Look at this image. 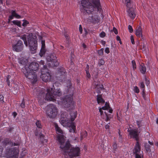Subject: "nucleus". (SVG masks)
<instances>
[{
	"instance_id": "obj_1",
	"label": "nucleus",
	"mask_w": 158,
	"mask_h": 158,
	"mask_svg": "<svg viewBox=\"0 0 158 158\" xmlns=\"http://www.w3.org/2000/svg\"><path fill=\"white\" fill-rule=\"evenodd\" d=\"M65 138L66 137L63 135H60L58 137L60 148L65 158H67L68 156L70 158L79 156L80 148L77 147H72L69 141L65 142Z\"/></svg>"
},
{
	"instance_id": "obj_2",
	"label": "nucleus",
	"mask_w": 158,
	"mask_h": 158,
	"mask_svg": "<svg viewBox=\"0 0 158 158\" xmlns=\"http://www.w3.org/2000/svg\"><path fill=\"white\" fill-rule=\"evenodd\" d=\"M53 89L52 88H49L46 90L42 89L40 91L38 95V98L39 99V102L40 105L43 104L44 103V99L47 101L54 102L56 100V98L61 95V93L60 89H55L52 94Z\"/></svg>"
},
{
	"instance_id": "obj_3",
	"label": "nucleus",
	"mask_w": 158,
	"mask_h": 158,
	"mask_svg": "<svg viewBox=\"0 0 158 158\" xmlns=\"http://www.w3.org/2000/svg\"><path fill=\"white\" fill-rule=\"evenodd\" d=\"M39 66L37 63L32 62L30 64H26L22 69V72L26 77L29 79L32 83H34L37 81V76L34 71L37 70Z\"/></svg>"
},
{
	"instance_id": "obj_4",
	"label": "nucleus",
	"mask_w": 158,
	"mask_h": 158,
	"mask_svg": "<svg viewBox=\"0 0 158 158\" xmlns=\"http://www.w3.org/2000/svg\"><path fill=\"white\" fill-rule=\"evenodd\" d=\"M71 116V121H73L76 118L77 116L76 111L72 112L70 113ZM60 121L61 123L63 125H66L71 127L69 131L71 132H75L76 130V126L74 123L70 122L69 119L68 118V115L66 112H64L61 115Z\"/></svg>"
},
{
	"instance_id": "obj_5",
	"label": "nucleus",
	"mask_w": 158,
	"mask_h": 158,
	"mask_svg": "<svg viewBox=\"0 0 158 158\" xmlns=\"http://www.w3.org/2000/svg\"><path fill=\"white\" fill-rule=\"evenodd\" d=\"M81 4L88 14L91 13L96 9L99 10L101 8L99 0H82Z\"/></svg>"
},
{
	"instance_id": "obj_6",
	"label": "nucleus",
	"mask_w": 158,
	"mask_h": 158,
	"mask_svg": "<svg viewBox=\"0 0 158 158\" xmlns=\"http://www.w3.org/2000/svg\"><path fill=\"white\" fill-rule=\"evenodd\" d=\"M32 34H24L21 36V39L24 42V44L26 46L27 45V39L28 40V44L30 48L32 53H35L37 48V39L35 36L31 37Z\"/></svg>"
},
{
	"instance_id": "obj_7",
	"label": "nucleus",
	"mask_w": 158,
	"mask_h": 158,
	"mask_svg": "<svg viewBox=\"0 0 158 158\" xmlns=\"http://www.w3.org/2000/svg\"><path fill=\"white\" fill-rule=\"evenodd\" d=\"M60 100H56L59 104H62L65 107L72 109L74 107V102L73 101L72 96H66L64 99L61 98Z\"/></svg>"
},
{
	"instance_id": "obj_8",
	"label": "nucleus",
	"mask_w": 158,
	"mask_h": 158,
	"mask_svg": "<svg viewBox=\"0 0 158 158\" xmlns=\"http://www.w3.org/2000/svg\"><path fill=\"white\" fill-rule=\"evenodd\" d=\"M46 114L50 118H54L58 113V110L56 106L52 104L47 106Z\"/></svg>"
},
{
	"instance_id": "obj_9",
	"label": "nucleus",
	"mask_w": 158,
	"mask_h": 158,
	"mask_svg": "<svg viewBox=\"0 0 158 158\" xmlns=\"http://www.w3.org/2000/svg\"><path fill=\"white\" fill-rule=\"evenodd\" d=\"M40 64H42L43 65V71H42L41 75L40 76L41 78L44 82L49 81L51 76L49 72H48V70L46 69L47 66L44 65V61L41 60Z\"/></svg>"
},
{
	"instance_id": "obj_10",
	"label": "nucleus",
	"mask_w": 158,
	"mask_h": 158,
	"mask_svg": "<svg viewBox=\"0 0 158 158\" xmlns=\"http://www.w3.org/2000/svg\"><path fill=\"white\" fill-rule=\"evenodd\" d=\"M47 61L51 62L50 64L51 65V66L52 67H56L59 65V62L56 59V55L54 53L51 54L50 56H47Z\"/></svg>"
},
{
	"instance_id": "obj_11",
	"label": "nucleus",
	"mask_w": 158,
	"mask_h": 158,
	"mask_svg": "<svg viewBox=\"0 0 158 158\" xmlns=\"http://www.w3.org/2000/svg\"><path fill=\"white\" fill-rule=\"evenodd\" d=\"M127 131L129 132V136L131 138L135 139V140L138 141L139 139V132L137 129H134L131 130L128 129Z\"/></svg>"
},
{
	"instance_id": "obj_12",
	"label": "nucleus",
	"mask_w": 158,
	"mask_h": 158,
	"mask_svg": "<svg viewBox=\"0 0 158 158\" xmlns=\"http://www.w3.org/2000/svg\"><path fill=\"white\" fill-rule=\"evenodd\" d=\"M23 46L22 41L19 40L16 44L13 45L12 48L13 50L16 52H19L23 50Z\"/></svg>"
},
{
	"instance_id": "obj_13",
	"label": "nucleus",
	"mask_w": 158,
	"mask_h": 158,
	"mask_svg": "<svg viewBox=\"0 0 158 158\" xmlns=\"http://www.w3.org/2000/svg\"><path fill=\"white\" fill-rule=\"evenodd\" d=\"M135 34L138 37L143 39L142 34V29L140 26H139L136 30Z\"/></svg>"
},
{
	"instance_id": "obj_14",
	"label": "nucleus",
	"mask_w": 158,
	"mask_h": 158,
	"mask_svg": "<svg viewBox=\"0 0 158 158\" xmlns=\"http://www.w3.org/2000/svg\"><path fill=\"white\" fill-rule=\"evenodd\" d=\"M99 17L97 16H95L94 17L92 16H89L88 21L92 23H95L98 22Z\"/></svg>"
},
{
	"instance_id": "obj_15",
	"label": "nucleus",
	"mask_w": 158,
	"mask_h": 158,
	"mask_svg": "<svg viewBox=\"0 0 158 158\" xmlns=\"http://www.w3.org/2000/svg\"><path fill=\"white\" fill-rule=\"evenodd\" d=\"M41 48L40 54L41 56H43L45 53L46 50L45 49V42L44 40L41 41Z\"/></svg>"
},
{
	"instance_id": "obj_16",
	"label": "nucleus",
	"mask_w": 158,
	"mask_h": 158,
	"mask_svg": "<svg viewBox=\"0 0 158 158\" xmlns=\"http://www.w3.org/2000/svg\"><path fill=\"white\" fill-rule=\"evenodd\" d=\"M127 12L129 16L131 19H134L135 18V14L133 9L130 8L129 9L127 10Z\"/></svg>"
},
{
	"instance_id": "obj_17",
	"label": "nucleus",
	"mask_w": 158,
	"mask_h": 158,
	"mask_svg": "<svg viewBox=\"0 0 158 158\" xmlns=\"http://www.w3.org/2000/svg\"><path fill=\"white\" fill-rule=\"evenodd\" d=\"M140 147L139 143L138 141H137L135 147L134 153H139L140 152Z\"/></svg>"
},
{
	"instance_id": "obj_18",
	"label": "nucleus",
	"mask_w": 158,
	"mask_h": 158,
	"mask_svg": "<svg viewBox=\"0 0 158 158\" xmlns=\"http://www.w3.org/2000/svg\"><path fill=\"white\" fill-rule=\"evenodd\" d=\"M94 85L95 86V88L98 89V91H97L98 93H100V90H102L103 89V85L100 84L99 82H97L95 81L94 83Z\"/></svg>"
},
{
	"instance_id": "obj_19",
	"label": "nucleus",
	"mask_w": 158,
	"mask_h": 158,
	"mask_svg": "<svg viewBox=\"0 0 158 158\" xmlns=\"http://www.w3.org/2000/svg\"><path fill=\"white\" fill-rule=\"evenodd\" d=\"M55 127L56 130L57 134L58 133H60L61 134H61L60 135H59L57 136V140L58 141V137L60 135H63H63V134H64V133L63 131L61 129L60 127H58V125L57 124H55Z\"/></svg>"
},
{
	"instance_id": "obj_20",
	"label": "nucleus",
	"mask_w": 158,
	"mask_h": 158,
	"mask_svg": "<svg viewBox=\"0 0 158 158\" xmlns=\"http://www.w3.org/2000/svg\"><path fill=\"white\" fill-rule=\"evenodd\" d=\"M140 70L141 73L143 74H144L146 72V68L144 64L142 63L140 65Z\"/></svg>"
},
{
	"instance_id": "obj_21",
	"label": "nucleus",
	"mask_w": 158,
	"mask_h": 158,
	"mask_svg": "<svg viewBox=\"0 0 158 158\" xmlns=\"http://www.w3.org/2000/svg\"><path fill=\"white\" fill-rule=\"evenodd\" d=\"M97 101L98 103H104L105 101L101 95H98L97 96Z\"/></svg>"
},
{
	"instance_id": "obj_22",
	"label": "nucleus",
	"mask_w": 158,
	"mask_h": 158,
	"mask_svg": "<svg viewBox=\"0 0 158 158\" xmlns=\"http://www.w3.org/2000/svg\"><path fill=\"white\" fill-rule=\"evenodd\" d=\"M11 13L17 19H20L21 18V16L19 15L18 14L15 10H12L11 11Z\"/></svg>"
},
{
	"instance_id": "obj_23",
	"label": "nucleus",
	"mask_w": 158,
	"mask_h": 158,
	"mask_svg": "<svg viewBox=\"0 0 158 158\" xmlns=\"http://www.w3.org/2000/svg\"><path fill=\"white\" fill-rule=\"evenodd\" d=\"M13 24L16 25L19 27H21V22L17 20H13L12 21Z\"/></svg>"
},
{
	"instance_id": "obj_24",
	"label": "nucleus",
	"mask_w": 158,
	"mask_h": 158,
	"mask_svg": "<svg viewBox=\"0 0 158 158\" xmlns=\"http://www.w3.org/2000/svg\"><path fill=\"white\" fill-rule=\"evenodd\" d=\"M139 85L140 88L142 89V91H145V86L143 82V81L140 82Z\"/></svg>"
},
{
	"instance_id": "obj_25",
	"label": "nucleus",
	"mask_w": 158,
	"mask_h": 158,
	"mask_svg": "<svg viewBox=\"0 0 158 158\" xmlns=\"http://www.w3.org/2000/svg\"><path fill=\"white\" fill-rule=\"evenodd\" d=\"M145 147L147 152H148L150 151V146L149 144L147 143H145Z\"/></svg>"
},
{
	"instance_id": "obj_26",
	"label": "nucleus",
	"mask_w": 158,
	"mask_h": 158,
	"mask_svg": "<svg viewBox=\"0 0 158 158\" xmlns=\"http://www.w3.org/2000/svg\"><path fill=\"white\" fill-rule=\"evenodd\" d=\"M58 72H60L59 73H60L61 75H62V76L64 75V76L65 70L63 68L60 69Z\"/></svg>"
},
{
	"instance_id": "obj_27",
	"label": "nucleus",
	"mask_w": 158,
	"mask_h": 158,
	"mask_svg": "<svg viewBox=\"0 0 158 158\" xmlns=\"http://www.w3.org/2000/svg\"><path fill=\"white\" fill-rule=\"evenodd\" d=\"M125 2L127 8H129L131 5V0H125Z\"/></svg>"
},
{
	"instance_id": "obj_28",
	"label": "nucleus",
	"mask_w": 158,
	"mask_h": 158,
	"mask_svg": "<svg viewBox=\"0 0 158 158\" xmlns=\"http://www.w3.org/2000/svg\"><path fill=\"white\" fill-rule=\"evenodd\" d=\"M14 150H15V151L13 152V153H12V156H14L16 155L17 154H18L19 152V150L17 149L14 148L13 149Z\"/></svg>"
},
{
	"instance_id": "obj_29",
	"label": "nucleus",
	"mask_w": 158,
	"mask_h": 158,
	"mask_svg": "<svg viewBox=\"0 0 158 158\" xmlns=\"http://www.w3.org/2000/svg\"><path fill=\"white\" fill-rule=\"evenodd\" d=\"M36 124L37 127L39 128H41L42 126L41 125L40 122L39 121H37L36 123Z\"/></svg>"
},
{
	"instance_id": "obj_30",
	"label": "nucleus",
	"mask_w": 158,
	"mask_h": 158,
	"mask_svg": "<svg viewBox=\"0 0 158 158\" xmlns=\"http://www.w3.org/2000/svg\"><path fill=\"white\" fill-rule=\"evenodd\" d=\"M134 91L136 93H138L139 92V90L137 86H135L134 88Z\"/></svg>"
},
{
	"instance_id": "obj_31",
	"label": "nucleus",
	"mask_w": 158,
	"mask_h": 158,
	"mask_svg": "<svg viewBox=\"0 0 158 158\" xmlns=\"http://www.w3.org/2000/svg\"><path fill=\"white\" fill-rule=\"evenodd\" d=\"M104 49L102 48L98 51V54L99 56H102L103 54Z\"/></svg>"
},
{
	"instance_id": "obj_32",
	"label": "nucleus",
	"mask_w": 158,
	"mask_h": 158,
	"mask_svg": "<svg viewBox=\"0 0 158 158\" xmlns=\"http://www.w3.org/2000/svg\"><path fill=\"white\" fill-rule=\"evenodd\" d=\"M142 96H143V98L145 100H148V98H147L146 97L145 91H144V92L142 91Z\"/></svg>"
},
{
	"instance_id": "obj_33",
	"label": "nucleus",
	"mask_w": 158,
	"mask_h": 158,
	"mask_svg": "<svg viewBox=\"0 0 158 158\" xmlns=\"http://www.w3.org/2000/svg\"><path fill=\"white\" fill-rule=\"evenodd\" d=\"M131 63H132V66H133V69H136V63H135V60H133L132 61H131Z\"/></svg>"
},
{
	"instance_id": "obj_34",
	"label": "nucleus",
	"mask_w": 158,
	"mask_h": 158,
	"mask_svg": "<svg viewBox=\"0 0 158 158\" xmlns=\"http://www.w3.org/2000/svg\"><path fill=\"white\" fill-rule=\"evenodd\" d=\"M19 63L21 64H25L26 62L23 59H20L19 60Z\"/></svg>"
},
{
	"instance_id": "obj_35",
	"label": "nucleus",
	"mask_w": 158,
	"mask_h": 158,
	"mask_svg": "<svg viewBox=\"0 0 158 158\" xmlns=\"http://www.w3.org/2000/svg\"><path fill=\"white\" fill-rule=\"evenodd\" d=\"M20 106L22 108H24L25 107V102L24 100H23L22 101L20 105Z\"/></svg>"
},
{
	"instance_id": "obj_36",
	"label": "nucleus",
	"mask_w": 158,
	"mask_h": 158,
	"mask_svg": "<svg viewBox=\"0 0 158 158\" xmlns=\"http://www.w3.org/2000/svg\"><path fill=\"white\" fill-rule=\"evenodd\" d=\"M128 29L129 32L130 33H132L133 31V29L132 27L130 25H128Z\"/></svg>"
},
{
	"instance_id": "obj_37",
	"label": "nucleus",
	"mask_w": 158,
	"mask_h": 158,
	"mask_svg": "<svg viewBox=\"0 0 158 158\" xmlns=\"http://www.w3.org/2000/svg\"><path fill=\"white\" fill-rule=\"evenodd\" d=\"M85 71H86V77L88 78H90V75L88 70L86 69Z\"/></svg>"
},
{
	"instance_id": "obj_38",
	"label": "nucleus",
	"mask_w": 158,
	"mask_h": 158,
	"mask_svg": "<svg viewBox=\"0 0 158 158\" xmlns=\"http://www.w3.org/2000/svg\"><path fill=\"white\" fill-rule=\"evenodd\" d=\"M106 34L104 32H102L99 35L100 37L103 38L105 36Z\"/></svg>"
},
{
	"instance_id": "obj_39",
	"label": "nucleus",
	"mask_w": 158,
	"mask_h": 158,
	"mask_svg": "<svg viewBox=\"0 0 158 158\" xmlns=\"http://www.w3.org/2000/svg\"><path fill=\"white\" fill-rule=\"evenodd\" d=\"M23 26H26L29 23L26 20H23Z\"/></svg>"
},
{
	"instance_id": "obj_40",
	"label": "nucleus",
	"mask_w": 158,
	"mask_h": 158,
	"mask_svg": "<svg viewBox=\"0 0 158 158\" xmlns=\"http://www.w3.org/2000/svg\"><path fill=\"white\" fill-rule=\"evenodd\" d=\"M10 75H8L7 78V80L6 81L7 82V84L8 85H10V82L9 80V79L10 78Z\"/></svg>"
},
{
	"instance_id": "obj_41",
	"label": "nucleus",
	"mask_w": 158,
	"mask_h": 158,
	"mask_svg": "<svg viewBox=\"0 0 158 158\" xmlns=\"http://www.w3.org/2000/svg\"><path fill=\"white\" fill-rule=\"evenodd\" d=\"M68 82L69 83V85L67 86V87L68 88V91H69V89L71 88V82L70 81H68Z\"/></svg>"
},
{
	"instance_id": "obj_42",
	"label": "nucleus",
	"mask_w": 158,
	"mask_h": 158,
	"mask_svg": "<svg viewBox=\"0 0 158 158\" xmlns=\"http://www.w3.org/2000/svg\"><path fill=\"white\" fill-rule=\"evenodd\" d=\"M113 31L114 32L115 34H117L118 31L114 27L113 29Z\"/></svg>"
},
{
	"instance_id": "obj_43",
	"label": "nucleus",
	"mask_w": 158,
	"mask_h": 158,
	"mask_svg": "<svg viewBox=\"0 0 158 158\" xmlns=\"http://www.w3.org/2000/svg\"><path fill=\"white\" fill-rule=\"evenodd\" d=\"M131 42L133 44H135V41L134 39V38L133 36L131 35Z\"/></svg>"
},
{
	"instance_id": "obj_44",
	"label": "nucleus",
	"mask_w": 158,
	"mask_h": 158,
	"mask_svg": "<svg viewBox=\"0 0 158 158\" xmlns=\"http://www.w3.org/2000/svg\"><path fill=\"white\" fill-rule=\"evenodd\" d=\"M79 31L81 34L82 33V26L81 25H80L79 26Z\"/></svg>"
},
{
	"instance_id": "obj_45",
	"label": "nucleus",
	"mask_w": 158,
	"mask_h": 158,
	"mask_svg": "<svg viewBox=\"0 0 158 158\" xmlns=\"http://www.w3.org/2000/svg\"><path fill=\"white\" fill-rule=\"evenodd\" d=\"M113 149L114 150H115L117 148V144L115 143H114L113 145Z\"/></svg>"
},
{
	"instance_id": "obj_46",
	"label": "nucleus",
	"mask_w": 158,
	"mask_h": 158,
	"mask_svg": "<svg viewBox=\"0 0 158 158\" xmlns=\"http://www.w3.org/2000/svg\"><path fill=\"white\" fill-rule=\"evenodd\" d=\"M105 52L107 54L109 53L110 52L109 48H106L105 49Z\"/></svg>"
},
{
	"instance_id": "obj_47",
	"label": "nucleus",
	"mask_w": 158,
	"mask_h": 158,
	"mask_svg": "<svg viewBox=\"0 0 158 158\" xmlns=\"http://www.w3.org/2000/svg\"><path fill=\"white\" fill-rule=\"evenodd\" d=\"M145 81H146V83L147 85H148L150 84V81L149 80H148L145 77Z\"/></svg>"
},
{
	"instance_id": "obj_48",
	"label": "nucleus",
	"mask_w": 158,
	"mask_h": 158,
	"mask_svg": "<svg viewBox=\"0 0 158 158\" xmlns=\"http://www.w3.org/2000/svg\"><path fill=\"white\" fill-rule=\"evenodd\" d=\"M109 108V106L108 105V106H105L102 107V109L103 110H107Z\"/></svg>"
},
{
	"instance_id": "obj_49",
	"label": "nucleus",
	"mask_w": 158,
	"mask_h": 158,
	"mask_svg": "<svg viewBox=\"0 0 158 158\" xmlns=\"http://www.w3.org/2000/svg\"><path fill=\"white\" fill-rule=\"evenodd\" d=\"M99 64H100L101 65H103L104 63V62L103 60L102 59H101L99 61Z\"/></svg>"
},
{
	"instance_id": "obj_50",
	"label": "nucleus",
	"mask_w": 158,
	"mask_h": 158,
	"mask_svg": "<svg viewBox=\"0 0 158 158\" xmlns=\"http://www.w3.org/2000/svg\"><path fill=\"white\" fill-rule=\"evenodd\" d=\"M13 18H14V16H13V15L11 14V15H10L9 17V18L8 19V20H9L8 22L9 23V22L10 21V20L13 19Z\"/></svg>"
},
{
	"instance_id": "obj_51",
	"label": "nucleus",
	"mask_w": 158,
	"mask_h": 158,
	"mask_svg": "<svg viewBox=\"0 0 158 158\" xmlns=\"http://www.w3.org/2000/svg\"><path fill=\"white\" fill-rule=\"evenodd\" d=\"M141 156L139 153H135V158H141Z\"/></svg>"
},
{
	"instance_id": "obj_52",
	"label": "nucleus",
	"mask_w": 158,
	"mask_h": 158,
	"mask_svg": "<svg viewBox=\"0 0 158 158\" xmlns=\"http://www.w3.org/2000/svg\"><path fill=\"white\" fill-rule=\"evenodd\" d=\"M136 123H137L138 126H139V127L140 126V124H141V122L138 121H137Z\"/></svg>"
},
{
	"instance_id": "obj_53",
	"label": "nucleus",
	"mask_w": 158,
	"mask_h": 158,
	"mask_svg": "<svg viewBox=\"0 0 158 158\" xmlns=\"http://www.w3.org/2000/svg\"><path fill=\"white\" fill-rule=\"evenodd\" d=\"M116 40L118 41L120 40H121L120 37L119 36H118V35L117 36H116Z\"/></svg>"
},
{
	"instance_id": "obj_54",
	"label": "nucleus",
	"mask_w": 158,
	"mask_h": 158,
	"mask_svg": "<svg viewBox=\"0 0 158 158\" xmlns=\"http://www.w3.org/2000/svg\"><path fill=\"white\" fill-rule=\"evenodd\" d=\"M109 127H110L109 125H108V124H106L105 126V128L106 129H109Z\"/></svg>"
},
{
	"instance_id": "obj_55",
	"label": "nucleus",
	"mask_w": 158,
	"mask_h": 158,
	"mask_svg": "<svg viewBox=\"0 0 158 158\" xmlns=\"http://www.w3.org/2000/svg\"><path fill=\"white\" fill-rule=\"evenodd\" d=\"M99 112H100L101 113V114H102L103 113V111H102V108H100L99 109Z\"/></svg>"
},
{
	"instance_id": "obj_56",
	"label": "nucleus",
	"mask_w": 158,
	"mask_h": 158,
	"mask_svg": "<svg viewBox=\"0 0 158 158\" xmlns=\"http://www.w3.org/2000/svg\"><path fill=\"white\" fill-rule=\"evenodd\" d=\"M2 148H0V156L2 155Z\"/></svg>"
},
{
	"instance_id": "obj_57",
	"label": "nucleus",
	"mask_w": 158,
	"mask_h": 158,
	"mask_svg": "<svg viewBox=\"0 0 158 158\" xmlns=\"http://www.w3.org/2000/svg\"><path fill=\"white\" fill-rule=\"evenodd\" d=\"M82 45L83 47L84 48H86V46L85 45V44L83 43Z\"/></svg>"
},
{
	"instance_id": "obj_58",
	"label": "nucleus",
	"mask_w": 158,
	"mask_h": 158,
	"mask_svg": "<svg viewBox=\"0 0 158 158\" xmlns=\"http://www.w3.org/2000/svg\"><path fill=\"white\" fill-rule=\"evenodd\" d=\"M89 68V65L88 64H87L86 67V68L85 69V70L86 69V70H88Z\"/></svg>"
},
{
	"instance_id": "obj_59",
	"label": "nucleus",
	"mask_w": 158,
	"mask_h": 158,
	"mask_svg": "<svg viewBox=\"0 0 158 158\" xmlns=\"http://www.w3.org/2000/svg\"><path fill=\"white\" fill-rule=\"evenodd\" d=\"M17 114V113L16 112H14L13 113V115L14 117H15L16 116Z\"/></svg>"
},
{
	"instance_id": "obj_60",
	"label": "nucleus",
	"mask_w": 158,
	"mask_h": 158,
	"mask_svg": "<svg viewBox=\"0 0 158 158\" xmlns=\"http://www.w3.org/2000/svg\"><path fill=\"white\" fill-rule=\"evenodd\" d=\"M84 135H85L84 136V137H86L87 135V132L86 131H85L84 132Z\"/></svg>"
},
{
	"instance_id": "obj_61",
	"label": "nucleus",
	"mask_w": 158,
	"mask_h": 158,
	"mask_svg": "<svg viewBox=\"0 0 158 158\" xmlns=\"http://www.w3.org/2000/svg\"><path fill=\"white\" fill-rule=\"evenodd\" d=\"M109 120V118L107 116L106 117V119H105V120L106 121H108Z\"/></svg>"
},
{
	"instance_id": "obj_62",
	"label": "nucleus",
	"mask_w": 158,
	"mask_h": 158,
	"mask_svg": "<svg viewBox=\"0 0 158 158\" xmlns=\"http://www.w3.org/2000/svg\"><path fill=\"white\" fill-rule=\"evenodd\" d=\"M102 43L103 45H105L106 44V42L104 41H102Z\"/></svg>"
},
{
	"instance_id": "obj_63",
	"label": "nucleus",
	"mask_w": 158,
	"mask_h": 158,
	"mask_svg": "<svg viewBox=\"0 0 158 158\" xmlns=\"http://www.w3.org/2000/svg\"><path fill=\"white\" fill-rule=\"evenodd\" d=\"M148 143L150 145H152L153 144V143L152 142H151L150 141H148Z\"/></svg>"
},
{
	"instance_id": "obj_64",
	"label": "nucleus",
	"mask_w": 158,
	"mask_h": 158,
	"mask_svg": "<svg viewBox=\"0 0 158 158\" xmlns=\"http://www.w3.org/2000/svg\"><path fill=\"white\" fill-rule=\"evenodd\" d=\"M113 111V110L112 109H110L109 110V112L110 113H112Z\"/></svg>"
}]
</instances>
